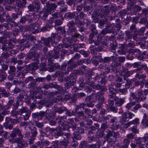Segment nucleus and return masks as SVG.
<instances>
[{
    "label": "nucleus",
    "mask_w": 148,
    "mask_h": 148,
    "mask_svg": "<svg viewBox=\"0 0 148 148\" xmlns=\"http://www.w3.org/2000/svg\"><path fill=\"white\" fill-rule=\"evenodd\" d=\"M57 135L58 136H65L67 138H69L71 137V135L69 133H64L62 131H60L57 133Z\"/></svg>",
    "instance_id": "nucleus-20"
},
{
    "label": "nucleus",
    "mask_w": 148,
    "mask_h": 148,
    "mask_svg": "<svg viewBox=\"0 0 148 148\" xmlns=\"http://www.w3.org/2000/svg\"><path fill=\"white\" fill-rule=\"evenodd\" d=\"M65 16L67 18H72V15L70 13H67L66 14Z\"/></svg>",
    "instance_id": "nucleus-61"
},
{
    "label": "nucleus",
    "mask_w": 148,
    "mask_h": 148,
    "mask_svg": "<svg viewBox=\"0 0 148 148\" xmlns=\"http://www.w3.org/2000/svg\"><path fill=\"white\" fill-rule=\"evenodd\" d=\"M145 140L144 138L136 137L135 138V143L138 145V146L141 145H143V142H145Z\"/></svg>",
    "instance_id": "nucleus-13"
},
{
    "label": "nucleus",
    "mask_w": 148,
    "mask_h": 148,
    "mask_svg": "<svg viewBox=\"0 0 148 148\" xmlns=\"http://www.w3.org/2000/svg\"><path fill=\"white\" fill-rule=\"evenodd\" d=\"M45 115V112H37L32 114L33 118H37L38 119H41Z\"/></svg>",
    "instance_id": "nucleus-8"
},
{
    "label": "nucleus",
    "mask_w": 148,
    "mask_h": 148,
    "mask_svg": "<svg viewBox=\"0 0 148 148\" xmlns=\"http://www.w3.org/2000/svg\"><path fill=\"white\" fill-rule=\"evenodd\" d=\"M130 29L131 31H134L136 35H138L139 33L138 31L136 30L135 25H132L130 27Z\"/></svg>",
    "instance_id": "nucleus-25"
},
{
    "label": "nucleus",
    "mask_w": 148,
    "mask_h": 148,
    "mask_svg": "<svg viewBox=\"0 0 148 148\" xmlns=\"http://www.w3.org/2000/svg\"><path fill=\"white\" fill-rule=\"evenodd\" d=\"M15 142L17 143L18 147H25L26 146V144L25 142L23 141L22 140V139L21 138L16 139Z\"/></svg>",
    "instance_id": "nucleus-11"
},
{
    "label": "nucleus",
    "mask_w": 148,
    "mask_h": 148,
    "mask_svg": "<svg viewBox=\"0 0 148 148\" xmlns=\"http://www.w3.org/2000/svg\"><path fill=\"white\" fill-rule=\"evenodd\" d=\"M69 31L70 32L72 33L73 34H75L77 33V30L75 27L69 29Z\"/></svg>",
    "instance_id": "nucleus-43"
},
{
    "label": "nucleus",
    "mask_w": 148,
    "mask_h": 148,
    "mask_svg": "<svg viewBox=\"0 0 148 148\" xmlns=\"http://www.w3.org/2000/svg\"><path fill=\"white\" fill-rule=\"evenodd\" d=\"M0 92L1 94H3L4 96L8 97V95L5 89H0Z\"/></svg>",
    "instance_id": "nucleus-45"
},
{
    "label": "nucleus",
    "mask_w": 148,
    "mask_h": 148,
    "mask_svg": "<svg viewBox=\"0 0 148 148\" xmlns=\"http://www.w3.org/2000/svg\"><path fill=\"white\" fill-rule=\"evenodd\" d=\"M31 113L28 109L25 107H23L21 109V115L23 116L24 120H28L30 115Z\"/></svg>",
    "instance_id": "nucleus-2"
},
{
    "label": "nucleus",
    "mask_w": 148,
    "mask_h": 148,
    "mask_svg": "<svg viewBox=\"0 0 148 148\" xmlns=\"http://www.w3.org/2000/svg\"><path fill=\"white\" fill-rule=\"evenodd\" d=\"M46 9L47 12L46 14L44 13L43 16L46 17L48 15L49 12H50L52 10L55 9L57 7V5L54 3H50L48 1L46 3Z\"/></svg>",
    "instance_id": "nucleus-3"
},
{
    "label": "nucleus",
    "mask_w": 148,
    "mask_h": 148,
    "mask_svg": "<svg viewBox=\"0 0 148 148\" xmlns=\"http://www.w3.org/2000/svg\"><path fill=\"white\" fill-rule=\"evenodd\" d=\"M49 85L50 88H58V85L57 83L55 82L50 83L49 84Z\"/></svg>",
    "instance_id": "nucleus-52"
},
{
    "label": "nucleus",
    "mask_w": 148,
    "mask_h": 148,
    "mask_svg": "<svg viewBox=\"0 0 148 148\" xmlns=\"http://www.w3.org/2000/svg\"><path fill=\"white\" fill-rule=\"evenodd\" d=\"M49 143L50 142L48 140H42L40 142H38V146L40 147L42 145V146H46L49 145Z\"/></svg>",
    "instance_id": "nucleus-19"
},
{
    "label": "nucleus",
    "mask_w": 148,
    "mask_h": 148,
    "mask_svg": "<svg viewBox=\"0 0 148 148\" xmlns=\"http://www.w3.org/2000/svg\"><path fill=\"white\" fill-rule=\"evenodd\" d=\"M110 108L111 110L113 112L116 113L117 112V108L114 106H112Z\"/></svg>",
    "instance_id": "nucleus-55"
},
{
    "label": "nucleus",
    "mask_w": 148,
    "mask_h": 148,
    "mask_svg": "<svg viewBox=\"0 0 148 148\" xmlns=\"http://www.w3.org/2000/svg\"><path fill=\"white\" fill-rule=\"evenodd\" d=\"M125 34L126 35L125 38L126 40H127L132 38V36L131 32L128 31H125Z\"/></svg>",
    "instance_id": "nucleus-24"
},
{
    "label": "nucleus",
    "mask_w": 148,
    "mask_h": 148,
    "mask_svg": "<svg viewBox=\"0 0 148 148\" xmlns=\"http://www.w3.org/2000/svg\"><path fill=\"white\" fill-rule=\"evenodd\" d=\"M80 53L86 57H87L88 54V52L84 51L81 50L80 51Z\"/></svg>",
    "instance_id": "nucleus-58"
},
{
    "label": "nucleus",
    "mask_w": 148,
    "mask_h": 148,
    "mask_svg": "<svg viewBox=\"0 0 148 148\" xmlns=\"http://www.w3.org/2000/svg\"><path fill=\"white\" fill-rule=\"evenodd\" d=\"M112 31L110 29H109L108 28H105L102 30L101 33L98 35H100V37L101 38L104 36V35L106 34L107 33H111Z\"/></svg>",
    "instance_id": "nucleus-15"
},
{
    "label": "nucleus",
    "mask_w": 148,
    "mask_h": 148,
    "mask_svg": "<svg viewBox=\"0 0 148 148\" xmlns=\"http://www.w3.org/2000/svg\"><path fill=\"white\" fill-rule=\"evenodd\" d=\"M125 72H126V76L127 77L130 76L133 74V72L132 71H127L126 68H125Z\"/></svg>",
    "instance_id": "nucleus-56"
},
{
    "label": "nucleus",
    "mask_w": 148,
    "mask_h": 148,
    "mask_svg": "<svg viewBox=\"0 0 148 148\" xmlns=\"http://www.w3.org/2000/svg\"><path fill=\"white\" fill-rule=\"evenodd\" d=\"M75 75V74L71 73L70 74V77H67L65 78V80L66 82L65 86L68 88H69L71 86L76 82V80L75 78V77H74V76Z\"/></svg>",
    "instance_id": "nucleus-1"
},
{
    "label": "nucleus",
    "mask_w": 148,
    "mask_h": 148,
    "mask_svg": "<svg viewBox=\"0 0 148 148\" xmlns=\"http://www.w3.org/2000/svg\"><path fill=\"white\" fill-rule=\"evenodd\" d=\"M73 137L74 138L77 140H80L81 138L80 135H79L78 133L77 132L74 133Z\"/></svg>",
    "instance_id": "nucleus-36"
},
{
    "label": "nucleus",
    "mask_w": 148,
    "mask_h": 148,
    "mask_svg": "<svg viewBox=\"0 0 148 148\" xmlns=\"http://www.w3.org/2000/svg\"><path fill=\"white\" fill-rule=\"evenodd\" d=\"M66 116H58L56 119V120L58 122L59 124L61 125V126L63 124L64 122L65 121L66 119Z\"/></svg>",
    "instance_id": "nucleus-10"
},
{
    "label": "nucleus",
    "mask_w": 148,
    "mask_h": 148,
    "mask_svg": "<svg viewBox=\"0 0 148 148\" xmlns=\"http://www.w3.org/2000/svg\"><path fill=\"white\" fill-rule=\"evenodd\" d=\"M136 77L139 79H144L146 77V75L145 74L140 75L139 74L137 73L136 75Z\"/></svg>",
    "instance_id": "nucleus-27"
},
{
    "label": "nucleus",
    "mask_w": 148,
    "mask_h": 148,
    "mask_svg": "<svg viewBox=\"0 0 148 148\" xmlns=\"http://www.w3.org/2000/svg\"><path fill=\"white\" fill-rule=\"evenodd\" d=\"M26 3V0H20L17 1L16 5L18 7L22 8L25 7Z\"/></svg>",
    "instance_id": "nucleus-17"
},
{
    "label": "nucleus",
    "mask_w": 148,
    "mask_h": 148,
    "mask_svg": "<svg viewBox=\"0 0 148 148\" xmlns=\"http://www.w3.org/2000/svg\"><path fill=\"white\" fill-rule=\"evenodd\" d=\"M133 8L136 12H139L141 10V8L140 6L136 5H135L133 6Z\"/></svg>",
    "instance_id": "nucleus-41"
},
{
    "label": "nucleus",
    "mask_w": 148,
    "mask_h": 148,
    "mask_svg": "<svg viewBox=\"0 0 148 148\" xmlns=\"http://www.w3.org/2000/svg\"><path fill=\"white\" fill-rule=\"evenodd\" d=\"M103 93L102 92H99L95 94L96 99L101 103H103L105 101V98L103 96Z\"/></svg>",
    "instance_id": "nucleus-5"
},
{
    "label": "nucleus",
    "mask_w": 148,
    "mask_h": 148,
    "mask_svg": "<svg viewBox=\"0 0 148 148\" xmlns=\"http://www.w3.org/2000/svg\"><path fill=\"white\" fill-rule=\"evenodd\" d=\"M40 3L39 2H37L35 3L34 7V11L38 12L39 11L40 8Z\"/></svg>",
    "instance_id": "nucleus-26"
},
{
    "label": "nucleus",
    "mask_w": 148,
    "mask_h": 148,
    "mask_svg": "<svg viewBox=\"0 0 148 148\" xmlns=\"http://www.w3.org/2000/svg\"><path fill=\"white\" fill-rule=\"evenodd\" d=\"M51 36L52 37L54 38L55 39H56L57 40H58V41H60L61 38V37L59 33L57 34L52 33Z\"/></svg>",
    "instance_id": "nucleus-22"
},
{
    "label": "nucleus",
    "mask_w": 148,
    "mask_h": 148,
    "mask_svg": "<svg viewBox=\"0 0 148 148\" xmlns=\"http://www.w3.org/2000/svg\"><path fill=\"white\" fill-rule=\"evenodd\" d=\"M68 64L69 66L68 67V68L70 71L71 70L76 66V65L75 63L73 62L72 61H69Z\"/></svg>",
    "instance_id": "nucleus-21"
},
{
    "label": "nucleus",
    "mask_w": 148,
    "mask_h": 148,
    "mask_svg": "<svg viewBox=\"0 0 148 148\" xmlns=\"http://www.w3.org/2000/svg\"><path fill=\"white\" fill-rule=\"evenodd\" d=\"M94 43L96 46L99 45L106 46L107 44L103 41V40L100 37V35H98L97 41H95Z\"/></svg>",
    "instance_id": "nucleus-6"
},
{
    "label": "nucleus",
    "mask_w": 148,
    "mask_h": 148,
    "mask_svg": "<svg viewBox=\"0 0 148 148\" xmlns=\"http://www.w3.org/2000/svg\"><path fill=\"white\" fill-rule=\"evenodd\" d=\"M119 125H117L116 123L114 124L112 126V128L114 130H117L119 128Z\"/></svg>",
    "instance_id": "nucleus-62"
},
{
    "label": "nucleus",
    "mask_w": 148,
    "mask_h": 148,
    "mask_svg": "<svg viewBox=\"0 0 148 148\" xmlns=\"http://www.w3.org/2000/svg\"><path fill=\"white\" fill-rule=\"evenodd\" d=\"M85 112L86 114H88V117L91 118L92 117V115L90 114L91 112L90 111V109L88 108L86 109L85 110Z\"/></svg>",
    "instance_id": "nucleus-49"
},
{
    "label": "nucleus",
    "mask_w": 148,
    "mask_h": 148,
    "mask_svg": "<svg viewBox=\"0 0 148 148\" xmlns=\"http://www.w3.org/2000/svg\"><path fill=\"white\" fill-rule=\"evenodd\" d=\"M107 134L106 136V138L107 139H108L110 137L113 136V132L109 130L106 131Z\"/></svg>",
    "instance_id": "nucleus-32"
},
{
    "label": "nucleus",
    "mask_w": 148,
    "mask_h": 148,
    "mask_svg": "<svg viewBox=\"0 0 148 148\" xmlns=\"http://www.w3.org/2000/svg\"><path fill=\"white\" fill-rule=\"evenodd\" d=\"M21 109L19 110V111H16L14 110H12L11 112V115L12 116H16V118L18 120H21L19 117H18L17 115L20 114L21 115Z\"/></svg>",
    "instance_id": "nucleus-14"
},
{
    "label": "nucleus",
    "mask_w": 148,
    "mask_h": 148,
    "mask_svg": "<svg viewBox=\"0 0 148 148\" xmlns=\"http://www.w3.org/2000/svg\"><path fill=\"white\" fill-rule=\"evenodd\" d=\"M141 106L139 104L136 105L134 108L133 109L131 110V111L135 112H136L140 108Z\"/></svg>",
    "instance_id": "nucleus-35"
},
{
    "label": "nucleus",
    "mask_w": 148,
    "mask_h": 148,
    "mask_svg": "<svg viewBox=\"0 0 148 148\" xmlns=\"http://www.w3.org/2000/svg\"><path fill=\"white\" fill-rule=\"evenodd\" d=\"M51 27L50 25H46V26L43 27L42 29V30L43 32H45L47 31H49V29Z\"/></svg>",
    "instance_id": "nucleus-51"
},
{
    "label": "nucleus",
    "mask_w": 148,
    "mask_h": 148,
    "mask_svg": "<svg viewBox=\"0 0 148 148\" xmlns=\"http://www.w3.org/2000/svg\"><path fill=\"white\" fill-rule=\"evenodd\" d=\"M63 140L62 141V142L64 143H65L66 144H67L69 143V139L70 138H67L65 136H63Z\"/></svg>",
    "instance_id": "nucleus-47"
},
{
    "label": "nucleus",
    "mask_w": 148,
    "mask_h": 148,
    "mask_svg": "<svg viewBox=\"0 0 148 148\" xmlns=\"http://www.w3.org/2000/svg\"><path fill=\"white\" fill-rule=\"evenodd\" d=\"M108 104L106 105V107H107L109 105V107L110 108L113 106L114 103V101L113 100L109 99L108 100ZM107 108H108V107H107Z\"/></svg>",
    "instance_id": "nucleus-39"
},
{
    "label": "nucleus",
    "mask_w": 148,
    "mask_h": 148,
    "mask_svg": "<svg viewBox=\"0 0 148 148\" xmlns=\"http://www.w3.org/2000/svg\"><path fill=\"white\" fill-rule=\"evenodd\" d=\"M45 45L48 47H50V43L51 42L52 45H53V39L51 38H49L47 39H45L44 40Z\"/></svg>",
    "instance_id": "nucleus-16"
},
{
    "label": "nucleus",
    "mask_w": 148,
    "mask_h": 148,
    "mask_svg": "<svg viewBox=\"0 0 148 148\" xmlns=\"http://www.w3.org/2000/svg\"><path fill=\"white\" fill-rule=\"evenodd\" d=\"M94 88H95L97 90H99L101 89L102 90L104 91L106 89V88L104 86H101L99 85H94L92 86Z\"/></svg>",
    "instance_id": "nucleus-29"
},
{
    "label": "nucleus",
    "mask_w": 148,
    "mask_h": 148,
    "mask_svg": "<svg viewBox=\"0 0 148 148\" xmlns=\"http://www.w3.org/2000/svg\"><path fill=\"white\" fill-rule=\"evenodd\" d=\"M55 24L56 25H60L62 24V21L60 19H57L54 21Z\"/></svg>",
    "instance_id": "nucleus-54"
},
{
    "label": "nucleus",
    "mask_w": 148,
    "mask_h": 148,
    "mask_svg": "<svg viewBox=\"0 0 148 148\" xmlns=\"http://www.w3.org/2000/svg\"><path fill=\"white\" fill-rule=\"evenodd\" d=\"M134 114L130 112H125L123 115V117H125L126 119L129 118L132 119L133 117L134 116Z\"/></svg>",
    "instance_id": "nucleus-18"
},
{
    "label": "nucleus",
    "mask_w": 148,
    "mask_h": 148,
    "mask_svg": "<svg viewBox=\"0 0 148 148\" xmlns=\"http://www.w3.org/2000/svg\"><path fill=\"white\" fill-rule=\"evenodd\" d=\"M16 69L15 67L13 66H11L10 67V70L8 71V73L10 74H12V73L15 71Z\"/></svg>",
    "instance_id": "nucleus-37"
},
{
    "label": "nucleus",
    "mask_w": 148,
    "mask_h": 148,
    "mask_svg": "<svg viewBox=\"0 0 148 148\" xmlns=\"http://www.w3.org/2000/svg\"><path fill=\"white\" fill-rule=\"evenodd\" d=\"M131 130L134 133H138V131L137 129L136 126H134L132 127L131 128Z\"/></svg>",
    "instance_id": "nucleus-50"
},
{
    "label": "nucleus",
    "mask_w": 148,
    "mask_h": 148,
    "mask_svg": "<svg viewBox=\"0 0 148 148\" xmlns=\"http://www.w3.org/2000/svg\"><path fill=\"white\" fill-rule=\"evenodd\" d=\"M71 98V96L68 93H66L64 95V99L65 100H69Z\"/></svg>",
    "instance_id": "nucleus-57"
},
{
    "label": "nucleus",
    "mask_w": 148,
    "mask_h": 148,
    "mask_svg": "<svg viewBox=\"0 0 148 148\" xmlns=\"http://www.w3.org/2000/svg\"><path fill=\"white\" fill-rule=\"evenodd\" d=\"M109 90V92L113 93H116V90L113 85H110V87Z\"/></svg>",
    "instance_id": "nucleus-42"
},
{
    "label": "nucleus",
    "mask_w": 148,
    "mask_h": 148,
    "mask_svg": "<svg viewBox=\"0 0 148 148\" xmlns=\"http://www.w3.org/2000/svg\"><path fill=\"white\" fill-rule=\"evenodd\" d=\"M135 104V102H130L127 103L125 107L126 108H127L129 110Z\"/></svg>",
    "instance_id": "nucleus-33"
},
{
    "label": "nucleus",
    "mask_w": 148,
    "mask_h": 148,
    "mask_svg": "<svg viewBox=\"0 0 148 148\" xmlns=\"http://www.w3.org/2000/svg\"><path fill=\"white\" fill-rule=\"evenodd\" d=\"M118 91L119 93L124 94L126 92L127 89L126 88H123V89H118Z\"/></svg>",
    "instance_id": "nucleus-59"
},
{
    "label": "nucleus",
    "mask_w": 148,
    "mask_h": 148,
    "mask_svg": "<svg viewBox=\"0 0 148 148\" xmlns=\"http://www.w3.org/2000/svg\"><path fill=\"white\" fill-rule=\"evenodd\" d=\"M58 94V92L57 91H55V92H51L49 93V95L51 97H53L54 96H55L57 97L56 98V99L57 101V100H58V101H60L64 99L61 96L58 95L57 96Z\"/></svg>",
    "instance_id": "nucleus-12"
},
{
    "label": "nucleus",
    "mask_w": 148,
    "mask_h": 148,
    "mask_svg": "<svg viewBox=\"0 0 148 148\" xmlns=\"http://www.w3.org/2000/svg\"><path fill=\"white\" fill-rule=\"evenodd\" d=\"M134 136V135L132 133H130L127 135V138H126L127 139L130 141L131 139H133V138Z\"/></svg>",
    "instance_id": "nucleus-44"
},
{
    "label": "nucleus",
    "mask_w": 148,
    "mask_h": 148,
    "mask_svg": "<svg viewBox=\"0 0 148 148\" xmlns=\"http://www.w3.org/2000/svg\"><path fill=\"white\" fill-rule=\"evenodd\" d=\"M82 68V69H79V70L77 71V73L80 74V75H82L84 73V69L86 68V66H81Z\"/></svg>",
    "instance_id": "nucleus-34"
},
{
    "label": "nucleus",
    "mask_w": 148,
    "mask_h": 148,
    "mask_svg": "<svg viewBox=\"0 0 148 148\" xmlns=\"http://www.w3.org/2000/svg\"><path fill=\"white\" fill-rule=\"evenodd\" d=\"M36 125L38 128H41L44 125L43 123L37 122H36Z\"/></svg>",
    "instance_id": "nucleus-53"
},
{
    "label": "nucleus",
    "mask_w": 148,
    "mask_h": 148,
    "mask_svg": "<svg viewBox=\"0 0 148 148\" xmlns=\"http://www.w3.org/2000/svg\"><path fill=\"white\" fill-rule=\"evenodd\" d=\"M36 24L35 23H32L29 25V29L33 33H35L36 32Z\"/></svg>",
    "instance_id": "nucleus-23"
},
{
    "label": "nucleus",
    "mask_w": 148,
    "mask_h": 148,
    "mask_svg": "<svg viewBox=\"0 0 148 148\" xmlns=\"http://www.w3.org/2000/svg\"><path fill=\"white\" fill-rule=\"evenodd\" d=\"M139 120L138 118H136L132 121H130L128 123L125 124V127H128L132 124L136 125V126L139 123Z\"/></svg>",
    "instance_id": "nucleus-9"
},
{
    "label": "nucleus",
    "mask_w": 148,
    "mask_h": 148,
    "mask_svg": "<svg viewBox=\"0 0 148 148\" xmlns=\"http://www.w3.org/2000/svg\"><path fill=\"white\" fill-rule=\"evenodd\" d=\"M115 105L116 106H121L125 102V98H119L118 97H115L114 99Z\"/></svg>",
    "instance_id": "nucleus-7"
},
{
    "label": "nucleus",
    "mask_w": 148,
    "mask_h": 148,
    "mask_svg": "<svg viewBox=\"0 0 148 148\" xmlns=\"http://www.w3.org/2000/svg\"><path fill=\"white\" fill-rule=\"evenodd\" d=\"M2 15L3 16L5 17L7 21L8 22L11 21V18L8 14H6L5 12L3 13Z\"/></svg>",
    "instance_id": "nucleus-38"
},
{
    "label": "nucleus",
    "mask_w": 148,
    "mask_h": 148,
    "mask_svg": "<svg viewBox=\"0 0 148 148\" xmlns=\"http://www.w3.org/2000/svg\"><path fill=\"white\" fill-rule=\"evenodd\" d=\"M130 140L127 138H125L124 140V145L123 146V148H127L130 143Z\"/></svg>",
    "instance_id": "nucleus-28"
},
{
    "label": "nucleus",
    "mask_w": 148,
    "mask_h": 148,
    "mask_svg": "<svg viewBox=\"0 0 148 148\" xmlns=\"http://www.w3.org/2000/svg\"><path fill=\"white\" fill-rule=\"evenodd\" d=\"M75 24V23L73 21H69L67 24V26L69 27V29L75 27L74 26Z\"/></svg>",
    "instance_id": "nucleus-30"
},
{
    "label": "nucleus",
    "mask_w": 148,
    "mask_h": 148,
    "mask_svg": "<svg viewBox=\"0 0 148 148\" xmlns=\"http://www.w3.org/2000/svg\"><path fill=\"white\" fill-rule=\"evenodd\" d=\"M31 133L32 134V136L34 137L36 136L37 134V132L36 127H33V129L31 130Z\"/></svg>",
    "instance_id": "nucleus-40"
},
{
    "label": "nucleus",
    "mask_w": 148,
    "mask_h": 148,
    "mask_svg": "<svg viewBox=\"0 0 148 148\" xmlns=\"http://www.w3.org/2000/svg\"><path fill=\"white\" fill-rule=\"evenodd\" d=\"M90 29L92 32L94 34L96 35L97 33V32L96 29V26L94 25H91L90 26Z\"/></svg>",
    "instance_id": "nucleus-31"
},
{
    "label": "nucleus",
    "mask_w": 148,
    "mask_h": 148,
    "mask_svg": "<svg viewBox=\"0 0 148 148\" xmlns=\"http://www.w3.org/2000/svg\"><path fill=\"white\" fill-rule=\"evenodd\" d=\"M66 109H67L66 108H64V109H63V108H59L56 110V112H58L60 114L63 112L64 110H66Z\"/></svg>",
    "instance_id": "nucleus-46"
},
{
    "label": "nucleus",
    "mask_w": 148,
    "mask_h": 148,
    "mask_svg": "<svg viewBox=\"0 0 148 148\" xmlns=\"http://www.w3.org/2000/svg\"><path fill=\"white\" fill-rule=\"evenodd\" d=\"M16 134H17L19 137V138H23V136L21 134V130L17 128L13 129V131L11 133L10 135L12 137H15L16 136Z\"/></svg>",
    "instance_id": "nucleus-4"
},
{
    "label": "nucleus",
    "mask_w": 148,
    "mask_h": 148,
    "mask_svg": "<svg viewBox=\"0 0 148 148\" xmlns=\"http://www.w3.org/2000/svg\"><path fill=\"white\" fill-rule=\"evenodd\" d=\"M134 4L131 1H130L128 2V8L129 9H131L132 8H133L132 6Z\"/></svg>",
    "instance_id": "nucleus-60"
},
{
    "label": "nucleus",
    "mask_w": 148,
    "mask_h": 148,
    "mask_svg": "<svg viewBox=\"0 0 148 148\" xmlns=\"http://www.w3.org/2000/svg\"><path fill=\"white\" fill-rule=\"evenodd\" d=\"M10 24L12 27L18 26V24L17 23L13 21H11L10 23Z\"/></svg>",
    "instance_id": "nucleus-63"
},
{
    "label": "nucleus",
    "mask_w": 148,
    "mask_h": 148,
    "mask_svg": "<svg viewBox=\"0 0 148 148\" xmlns=\"http://www.w3.org/2000/svg\"><path fill=\"white\" fill-rule=\"evenodd\" d=\"M11 35V33L9 32H4V36L6 37L9 38Z\"/></svg>",
    "instance_id": "nucleus-64"
},
{
    "label": "nucleus",
    "mask_w": 148,
    "mask_h": 148,
    "mask_svg": "<svg viewBox=\"0 0 148 148\" xmlns=\"http://www.w3.org/2000/svg\"><path fill=\"white\" fill-rule=\"evenodd\" d=\"M108 97L109 99H112L116 97V93H113L109 92Z\"/></svg>",
    "instance_id": "nucleus-48"
}]
</instances>
